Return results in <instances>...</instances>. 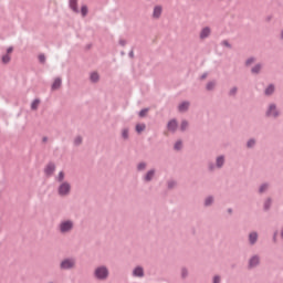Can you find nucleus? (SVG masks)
Wrapping results in <instances>:
<instances>
[{
    "label": "nucleus",
    "instance_id": "obj_18",
    "mask_svg": "<svg viewBox=\"0 0 283 283\" xmlns=\"http://www.w3.org/2000/svg\"><path fill=\"white\" fill-rule=\"evenodd\" d=\"M275 87L273 85H270L266 90H265V94L266 96H271V93L274 92Z\"/></svg>",
    "mask_w": 283,
    "mask_h": 283
},
{
    "label": "nucleus",
    "instance_id": "obj_11",
    "mask_svg": "<svg viewBox=\"0 0 283 283\" xmlns=\"http://www.w3.org/2000/svg\"><path fill=\"white\" fill-rule=\"evenodd\" d=\"M61 78L56 77L52 84V90H59V87H61Z\"/></svg>",
    "mask_w": 283,
    "mask_h": 283
},
{
    "label": "nucleus",
    "instance_id": "obj_37",
    "mask_svg": "<svg viewBox=\"0 0 283 283\" xmlns=\"http://www.w3.org/2000/svg\"><path fill=\"white\" fill-rule=\"evenodd\" d=\"M213 283H220V277L219 276H214Z\"/></svg>",
    "mask_w": 283,
    "mask_h": 283
},
{
    "label": "nucleus",
    "instance_id": "obj_10",
    "mask_svg": "<svg viewBox=\"0 0 283 283\" xmlns=\"http://www.w3.org/2000/svg\"><path fill=\"white\" fill-rule=\"evenodd\" d=\"M266 114L268 116H277V109L274 105H271Z\"/></svg>",
    "mask_w": 283,
    "mask_h": 283
},
{
    "label": "nucleus",
    "instance_id": "obj_2",
    "mask_svg": "<svg viewBox=\"0 0 283 283\" xmlns=\"http://www.w3.org/2000/svg\"><path fill=\"white\" fill-rule=\"evenodd\" d=\"M70 184L64 182L60 186L59 188V193L60 196H67V193H70Z\"/></svg>",
    "mask_w": 283,
    "mask_h": 283
},
{
    "label": "nucleus",
    "instance_id": "obj_12",
    "mask_svg": "<svg viewBox=\"0 0 283 283\" xmlns=\"http://www.w3.org/2000/svg\"><path fill=\"white\" fill-rule=\"evenodd\" d=\"M187 109H189V103L184 102L179 105V112H187Z\"/></svg>",
    "mask_w": 283,
    "mask_h": 283
},
{
    "label": "nucleus",
    "instance_id": "obj_6",
    "mask_svg": "<svg viewBox=\"0 0 283 283\" xmlns=\"http://www.w3.org/2000/svg\"><path fill=\"white\" fill-rule=\"evenodd\" d=\"M133 275H134L135 277H143V275H145V272H144L143 268L137 266V268H135V270L133 271Z\"/></svg>",
    "mask_w": 283,
    "mask_h": 283
},
{
    "label": "nucleus",
    "instance_id": "obj_31",
    "mask_svg": "<svg viewBox=\"0 0 283 283\" xmlns=\"http://www.w3.org/2000/svg\"><path fill=\"white\" fill-rule=\"evenodd\" d=\"M65 178V175L63 172L59 174L57 180H60V182Z\"/></svg>",
    "mask_w": 283,
    "mask_h": 283
},
{
    "label": "nucleus",
    "instance_id": "obj_27",
    "mask_svg": "<svg viewBox=\"0 0 283 283\" xmlns=\"http://www.w3.org/2000/svg\"><path fill=\"white\" fill-rule=\"evenodd\" d=\"M211 202H213V198L209 197L206 199V207H209V205H211Z\"/></svg>",
    "mask_w": 283,
    "mask_h": 283
},
{
    "label": "nucleus",
    "instance_id": "obj_39",
    "mask_svg": "<svg viewBox=\"0 0 283 283\" xmlns=\"http://www.w3.org/2000/svg\"><path fill=\"white\" fill-rule=\"evenodd\" d=\"M253 63V59L247 61V65H251Z\"/></svg>",
    "mask_w": 283,
    "mask_h": 283
},
{
    "label": "nucleus",
    "instance_id": "obj_1",
    "mask_svg": "<svg viewBox=\"0 0 283 283\" xmlns=\"http://www.w3.org/2000/svg\"><path fill=\"white\" fill-rule=\"evenodd\" d=\"M109 274V272L107 271L106 268H98L95 271V275L98 280H105V277H107V275Z\"/></svg>",
    "mask_w": 283,
    "mask_h": 283
},
{
    "label": "nucleus",
    "instance_id": "obj_35",
    "mask_svg": "<svg viewBox=\"0 0 283 283\" xmlns=\"http://www.w3.org/2000/svg\"><path fill=\"white\" fill-rule=\"evenodd\" d=\"M13 50H14V49H13L12 46H10V48L7 50V54H9V55L12 54Z\"/></svg>",
    "mask_w": 283,
    "mask_h": 283
},
{
    "label": "nucleus",
    "instance_id": "obj_26",
    "mask_svg": "<svg viewBox=\"0 0 283 283\" xmlns=\"http://www.w3.org/2000/svg\"><path fill=\"white\" fill-rule=\"evenodd\" d=\"M213 87H216V83L213 82L208 83L207 90H213Z\"/></svg>",
    "mask_w": 283,
    "mask_h": 283
},
{
    "label": "nucleus",
    "instance_id": "obj_16",
    "mask_svg": "<svg viewBox=\"0 0 283 283\" xmlns=\"http://www.w3.org/2000/svg\"><path fill=\"white\" fill-rule=\"evenodd\" d=\"M136 132L140 134V132H145V124H137Z\"/></svg>",
    "mask_w": 283,
    "mask_h": 283
},
{
    "label": "nucleus",
    "instance_id": "obj_15",
    "mask_svg": "<svg viewBox=\"0 0 283 283\" xmlns=\"http://www.w3.org/2000/svg\"><path fill=\"white\" fill-rule=\"evenodd\" d=\"M77 0H70V6L74 12H78V8H76Z\"/></svg>",
    "mask_w": 283,
    "mask_h": 283
},
{
    "label": "nucleus",
    "instance_id": "obj_32",
    "mask_svg": "<svg viewBox=\"0 0 283 283\" xmlns=\"http://www.w3.org/2000/svg\"><path fill=\"white\" fill-rule=\"evenodd\" d=\"M187 122H182L181 123V130L185 132V129H187Z\"/></svg>",
    "mask_w": 283,
    "mask_h": 283
},
{
    "label": "nucleus",
    "instance_id": "obj_44",
    "mask_svg": "<svg viewBox=\"0 0 283 283\" xmlns=\"http://www.w3.org/2000/svg\"><path fill=\"white\" fill-rule=\"evenodd\" d=\"M226 45H229V43L226 41V42H223Z\"/></svg>",
    "mask_w": 283,
    "mask_h": 283
},
{
    "label": "nucleus",
    "instance_id": "obj_28",
    "mask_svg": "<svg viewBox=\"0 0 283 283\" xmlns=\"http://www.w3.org/2000/svg\"><path fill=\"white\" fill-rule=\"evenodd\" d=\"M258 72H260V65H256L252 69L253 74H258Z\"/></svg>",
    "mask_w": 283,
    "mask_h": 283
},
{
    "label": "nucleus",
    "instance_id": "obj_40",
    "mask_svg": "<svg viewBox=\"0 0 283 283\" xmlns=\"http://www.w3.org/2000/svg\"><path fill=\"white\" fill-rule=\"evenodd\" d=\"M231 94H235V88H233V90L231 91Z\"/></svg>",
    "mask_w": 283,
    "mask_h": 283
},
{
    "label": "nucleus",
    "instance_id": "obj_43",
    "mask_svg": "<svg viewBox=\"0 0 283 283\" xmlns=\"http://www.w3.org/2000/svg\"><path fill=\"white\" fill-rule=\"evenodd\" d=\"M281 39H283V31L281 32Z\"/></svg>",
    "mask_w": 283,
    "mask_h": 283
},
{
    "label": "nucleus",
    "instance_id": "obj_9",
    "mask_svg": "<svg viewBox=\"0 0 283 283\" xmlns=\"http://www.w3.org/2000/svg\"><path fill=\"white\" fill-rule=\"evenodd\" d=\"M209 34H211V29L205 28V29H202L200 36H201V39H207V36H209Z\"/></svg>",
    "mask_w": 283,
    "mask_h": 283
},
{
    "label": "nucleus",
    "instance_id": "obj_41",
    "mask_svg": "<svg viewBox=\"0 0 283 283\" xmlns=\"http://www.w3.org/2000/svg\"><path fill=\"white\" fill-rule=\"evenodd\" d=\"M269 208V201L265 203V209H268Z\"/></svg>",
    "mask_w": 283,
    "mask_h": 283
},
{
    "label": "nucleus",
    "instance_id": "obj_3",
    "mask_svg": "<svg viewBox=\"0 0 283 283\" xmlns=\"http://www.w3.org/2000/svg\"><path fill=\"white\" fill-rule=\"evenodd\" d=\"M72 227H73L72 221H64L61 223L60 229L62 233H67V231H70Z\"/></svg>",
    "mask_w": 283,
    "mask_h": 283
},
{
    "label": "nucleus",
    "instance_id": "obj_21",
    "mask_svg": "<svg viewBox=\"0 0 283 283\" xmlns=\"http://www.w3.org/2000/svg\"><path fill=\"white\" fill-rule=\"evenodd\" d=\"M151 178H154V170H150L147 172L145 180L149 181V180H151Z\"/></svg>",
    "mask_w": 283,
    "mask_h": 283
},
{
    "label": "nucleus",
    "instance_id": "obj_29",
    "mask_svg": "<svg viewBox=\"0 0 283 283\" xmlns=\"http://www.w3.org/2000/svg\"><path fill=\"white\" fill-rule=\"evenodd\" d=\"M40 63H45V55L41 54L39 55Z\"/></svg>",
    "mask_w": 283,
    "mask_h": 283
},
{
    "label": "nucleus",
    "instance_id": "obj_17",
    "mask_svg": "<svg viewBox=\"0 0 283 283\" xmlns=\"http://www.w3.org/2000/svg\"><path fill=\"white\" fill-rule=\"evenodd\" d=\"M99 76H98V73L94 72L91 74V81L93 83H96V81H98Z\"/></svg>",
    "mask_w": 283,
    "mask_h": 283
},
{
    "label": "nucleus",
    "instance_id": "obj_4",
    "mask_svg": "<svg viewBox=\"0 0 283 283\" xmlns=\"http://www.w3.org/2000/svg\"><path fill=\"white\" fill-rule=\"evenodd\" d=\"M74 266V260H64L61 263V269H72Z\"/></svg>",
    "mask_w": 283,
    "mask_h": 283
},
{
    "label": "nucleus",
    "instance_id": "obj_45",
    "mask_svg": "<svg viewBox=\"0 0 283 283\" xmlns=\"http://www.w3.org/2000/svg\"><path fill=\"white\" fill-rule=\"evenodd\" d=\"M202 78H207V75H202Z\"/></svg>",
    "mask_w": 283,
    "mask_h": 283
},
{
    "label": "nucleus",
    "instance_id": "obj_7",
    "mask_svg": "<svg viewBox=\"0 0 283 283\" xmlns=\"http://www.w3.org/2000/svg\"><path fill=\"white\" fill-rule=\"evenodd\" d=\"M56 169V166H54V164H49L45 168V174L48 176H52V174H54V170Z\"/></svg>",
    "mask_w": 283,
    "mask_h": 283
},
{
    "label": "nucleus",
    "instance_id": "obj_19",
    "mask_svg": "<svg viewBox=\"0 0 283 283\" xmlns=\"http://www.w3.org/2000/svg\"><path fill=\"white\" fill-rule=\"evenodd\" d=\"M224 165V157H218L217 158V167H222Z\"/></svg>",
    "mask_w": 283,
    "mask_h": 283
},
{
    "label": "nucleus",
    "instance_id": "obj_5",
    "mask_svg": "<svg viewBox=\"0 0 283 283\" xmlns=\"http://www.w3.org/2000/svg\"><path fill=\"white\" fill-rule=\"evenodd\" d=\"M163 14V7L157 6L154 9L153 17L154 19H159V17Z\"/></svg>",
    "mask_w": 283,
    "mask_h": 283
},
{
    "label": "nucleus",
    "instance_id": "obj_22",
    "mask_svg": "<svg viewBox=\"0 0 283 283\" xmlns=\"http://www.w3.org/2000/svg\"><path fill=\"white\" fill-rule=\"evenodd\" d=\"M2 63H10V55L9 54H6L2 56Z\"/></svg>",
    "mask_w": 283,
    "mask_h": 283
},
{
    "label": "nucleus",
    "instance_id": "obj_30",
    "mask_svg": "<svg viewBox=\"0 0 283 283\" xmlns=\"http://www.w3.org/2000/svg\"><path fill=\"white\" fill-rule=\"evenodd\" d=\"M83 143V139L81 137L75 138V145H81Z\"/></svg>",
    "mask_w": 283,
    "mask_h": 283
},
{
    "label": "nucleus",
    "instance_id": "obj_33",
    "mask_svg": "<svg viewBox=\"0 0 283 283\" xmlns=\"http://www.w3.org/2000/svg\"><path fill=\"white\" fill-rule=\"evenodd\" d=\"M123 138H128V132L127 129H124L122 133Z\"/></svg>",
    "mask_w": 283,
    "mask_h": 283
},
{
    "label": "nucleus",
    "instance_id": "obj_24",
    "mask_svg": "<svg viewBox=\"0 0 283 283\" xmlns=\"http://www.w3.org/2000/svg\"><path fill=\"white\" fill-rule=\"evenodd\" d=\"M147 112H148L147 108L142 109V111L139 112V116H140L142 118L145 117V116H147Z\"/></svg>",
    "mask_w": 283,
    "mask_h": 283
},
{
    "label": "nucleus",
    "instance_id": "obj_36",
    "mask_svg": "<svg viewBox=\"0 0 283 283\" xmlns=\"http://www.w3.org/2000/svg\"><path fill=\"white\" fill-rule=\"evenodd\" d=\"M145 167H146V165H145V164H139V165H138V169H139V171H140V170H143V169H145Z\"/></svg>",
    "mask_w": 283,
    "mask_h": 283
},
{
    "label": "nucleus",
    "instance_id": "obj_20",
    "mask_svg": "<svg viewBox=\"0 0 283 283\" xmlns=\"http://www.w3.org/2000/svg\"><path fill=\"white\" fill-rule=\"evenodd\" d=\"M39 103H41L39 99H35L31 104V109H38L39 108Z\"/></svg>",
    "mask_w": 283,
    "mask_h": 283
},
{
    "label": "nucleus",
    "instance_id": "obj_42",
    "mask_svg": "<svg viewBox=\"0 0 283 283\" xmlns=\"http://www.w3.org/2000/svg\"><path fill=\"white\" fill-rule=\"evenodd\" d=\"M186 274H187V271H186V270H184V271H182V275H186Z\"/></svg>",
    "mask_w": 283,
    "mask_h": 283
},
{
    "label": "nucleus",
    "instance_id": "obj_25",
    "mask_svg": "<svg viewBox=\"0 0 283 283\" xmlns=\"http://www.w3.org/2000/svg\"><path fill=\"white\" fill-rule=\"evenodd\" d=\"M182 148V142H177L176 144H175V149H181Z\"/></svg>",
    "mask_w": 283,
    "mask_h": 283
},
{
    "label": "nucleus",
    "instance_id": "obj_23",
    "mask_svg": "<svg viewBox=\"0 0 283 283\" xmlns=\"http://www.w3.org/2000/svg\"><path fill=\"white\" fill-rule=\"evenodd\" d=\"M82 15L86 17L87 15V7L83 6L81 9Z\"/></svg>",
    "mask_w": 283,
    "mask_h": 283
},
{
    "label": "nucleus",
    "instance_id": "obj_14",
    "mask_svg": "<svg viewBox=\"0 0 283 283\" xmlns=\"http://www.w3.org/2000/svg\"><path fill=\"white\" fill-rule=\"evenodd\" d=\"M249 238H250L251 244H255V241L258 240V233L252 232V233H250Z\"/></svg>",
    "mask_w": 283,
    "mask_h": 283
},
{
    "label": "nucleus",
    "instance_id": "obj_13",
    "mask_svg": "<svg viewBox=\"0 0 283 283\" xmlns=\"http://www.w3.org/2000/svg\"><path fill=\"white\" fill-rule=\"evenodd\" d=\"M260 262V259H258V256H253L251 260H250V266H258Z\"/></svg>",
    "mask_w": 283,
    "mask_h": 283
},
{
    "label": "nucleus",
    "instance_id": "obj_8",
    "mask_svg": "<svg viewBox=\"0 0 283 283\" xmlns=\"http://www.w3.org/2000/svg\"><path fill=\"white\" fill-rule=\"evenodd\" d=\"M178 127V123L176 120H170L168 123V129L169 132H176V128Z\"/></svg>",
    "mask_w": 283,
    "mask_h": 283
},
{
    "label": "nucleus",
    "instance_id": "obj_34",
    "mask_svg": "<svg viewBox=\"0 0 283 283\" xmlns=\"http://www.w3.org/2000/svg\"><path fill=\"white\" fill-rule=\"evenodd\" d=\"M255 145V140L251 139L248 142V147H253Z\"/></svg>",
    "mask_w": 283,
    "mask_h": 283
},
{
    "label": "nucleus",
    "instance_id": "obj_38",
    "mask_svg": "<svg viewBox=\"0 0 283 283\" xmlns=\"http://www.w3.org/2000/svg\"><path fill=\"white\" fill-rule=\"evenodd\" d=\"M264 189H266V185L261 186L260 192L263 193Z\"/></svg>",
    "mask_w": 283,
    "mask_h": 283
}]
</instances>
